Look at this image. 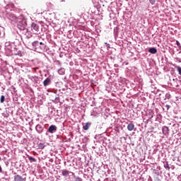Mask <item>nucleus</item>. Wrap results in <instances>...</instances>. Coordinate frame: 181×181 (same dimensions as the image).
I'll return each mask as SVG.
<instances>
[{
	"label": "nucleus",
	"instance_id": "20e7f679",
	"mask_svg": "<svg viewBox=\"0 0 181 181\" xmlns=\"http://www.w3.org/2000/svg\"><path fill=\"white\" fill-rule=\"evenodd\" d=\"M8 19L12 22H15L16 23L18 22V17H16L15 14H9Z\"/></svg>",
	"mask_w": 181,
	"mask_h": 181
},
{
	"label": "nucleus",
	"instance_id": "393cba45",
	"mask_svg": "<svg viewBox=\"0 0 181 181\" xmlns=\"http://www.w3.org/2000/svg\"><path fill=\"white\" fill-rule=\"evenodd\" d=\"M153 116H151V118H153Z\"/></svg>",
	"mask_w": 181,
	"mask_h": 181
},
{
	"label": "nucleus",
	"instance_id": "6e6552de",
	"mask_svg": "<svg viewBox=\"0 0 181 181\" xmlns=\"http://www.w3.org/2000/svg\"><path fill=\"white\" fill-rule=\"evenodd\" d=\"M134 128H135V125L133 123H130L127 125L128 131H134Z\"/></svg>",
	"mask_w": 181,
	"mask_h": 181
},
{
	"label": "nucleus",
	"instance_id": "0eeeda50",
	"mask_svg": "<svg viewBox=\"0 0 181 181\" xmlns=\"http://www.w3.org/2000/svg\"><path fill=\"white\" fill-rule=\"evenodd\" d=\"M149 53H151V54H156L158 53V49L156 48L151 47L148 49Z\"/></svg>",
	"mask_w": 181,
	"mask_h": 181
},
{
	"label": "nucleus",
	"instance_id": "4be33fe9",
	"mask_svg": "<svg viewBox=\"0 0 181 181\" xmlns=\"http://www.w3.org/2000/svg\"><path fill=\"white\" fill-rule=\"evenodd\" d=\"M29 159H33V158H32V157H30V158H29Z\"/></svg>",
	"mask_w": 181,
	"mask_h": 181
},
{
	"label": "nucleus",
	"instance_id": "ddd939ff",
	"mask_svg": "<svg viewBox=\"0 0 181 181\" xmlns=\"http://www.w3.org/2000/svg\"><path fill=\"white\" fill-rule=\"evenodd\" d=\"M36 129H40L39 132H42V126H40V124H37L36 126Z\"/></svg>",
	"mask_w": 181,
	"mask_h": 181
},
{
	"label": "nucleus",
	"instance_id": "4468645a",
	"mask_svg": "<svg viewBox=\"0 0 181 181\" xmlns=\"http://www.w3.org/2000/svg\"><path fill=\"white\" fill-rule=\"evenodd\" d=\"M175 69H177L179 74L181 76V67L180 66H175Z\"/></svg>",
	"mask_w": 181,
	"mask_h": 181
},
{
	"label": "nucleus",
	"instance_id": "39448f33",
	"mask_svg": "<svg viewBox=\"0 0 181 181\" xmlns=\"http://www.w3.org/2000/svg\"><path fill=\"white\" fill-rule=\"evenodd\" d=\"M90 126L91 122H87L86 123V125L83 126V129H84V131H88Z\"/></svg>",
	"mask_w": 181,
	"mask_h": 181
},
{
	"label": "nucleus",
	"instance_id": "f03ea898",
	"mask_svg": "<svg viewBox=\"0 0 181 181\" xmlns=\"http://www.w3.org/2000/svg\"><path fill=\"white\" fill-rule=\"evenodd\" d=\"M56 131H57V127L55 125H51L49 127L47 132H49V134H53V132H56Z\"/></svg>",
	"mask_w": 181,
	"mask_h": 181
},
{
	"label": "nucleus",
	"instance_id": "9d476101",
	"mask_svg": "<svg viewBox=\"0 0 181 181\" xmlns=\"http://www.w3.org/2000/svg\"><path fill=\"white\" fill-rule=\"evenodd\" d=\"M43 84H44L45 87H47V86H49V84H50V78H47L44 81Z\"/></svg>",
	"mask_w": 181,
	"mask_h": 181
},
{
	"label": "nucleus",
	"instance_id": "5701e85b",
	"mask_svg": "<svg viewBox=\"0 0 181 181\" xmlns=\"http://www.w3.org/2000/svg\"><path fill=\"white\" fill-rule=\"evenodd\" d=\"M50 162H53V160H50Z\"/></svg>",
	"mask_w": 181,
	"mask_h": 181
},
{
	"label": "nucleus",
	"instance_id": "2eb2a0df",
	"mask_svg": "<svg viewBox=\"0 0 181 181\" xmlns=\"http://www.w3.org/2000/svg\"><path fill=\"white\" fill-rule=\"evenodd\" d=\"M1 103H4L5 102V96L1 95V99H0Z\"/></svg>",
	"mask_w": 181,
	"mask_h": 181
},
{
	"label": "nucleus",
	"instance_id": "f3484780",
	"mask_svg": "<svg viewBox=\"0 0 181 181\" xmlns=\"http://www.w3.org/2000/svg\"><path fill=\"white\" fill-rule=\"evenodd\" d=\"M166 163H167L166 168H168V169H170V167H169V164L168 163V162Z\"/></svg>",
	"mask_w": 181,
	"mask_h": 181
},
{
	"label": "nucleus",
	"instance_id": "9b49d317",
	"mask_svg": "<svg viewBox=\"0 0 181 181\" xmlns=\"http://www.w3.org/2000/svg\"><path fill=\"white\" fill-rule=\"evenodd\" d=\"M45 148H46V145H45V144L40 143L38 144V149H45Z\"/></svg>",
	"mask_w": 181,
	"mask_h": 181
},
{
	"label": "nucleus",
	"instance_id": "dca6fc26",
	"mask_svg": "<svg viewBox=\"0 0 181 181\" xmlns=\"http://www.w3.org/2000/svg\"><path fill=\"white\" fill-rule=\"evenodd\" d=\"M150 4H151V5L155 4V2H156V0H149Z\"/></svg>",
	"mask_w": 181,
	"mask_h": 181
},
{
	"label": "nucleus",
	"instance_id": "7ed1b4c3",
	"mask_svg": "<svg viewBox=\"0 0 181 181\" xmlns=\"http://www.w3.org/2000/svg\"><path fill=\"white\" fill-rule=\"evenodd\" d=\"M15 181H26V177H22L20 175H17L14 177Z\"/></svg>",
	"mask_w": 181,
	"mask_h": 181
},
{
	"label": "nucleus",
	"instance_id": "6ab92c4d",
	"mask_svg": "<svg viewBox=\"0 0 181 181\" xmlns=\"http://www.w3.org/2000/svg\"><path fill=\"white\" fill-rule=\"evenodd\" d=\"M0 173H2V167L0 165Z\"/></svg>",
	"mask_w": 181,
	"mask_h": 181
},
{
	"label": "nucleus",
	"instance_id": "f8f14e48",
	"mask_svg": "<svg viewBox=\"0 0 181 181\" xmlns=\"http://www.w3.org/2000/svg\"><path fill=\"white\" fill-rule=\"evenodd\" d=\"M76 181H83V179H81L80 177H76V175H74Z\"/></svg>",
	"mask_w": 181,
	"mask_h": 181
},
{
	"label": "nucleus",
	"instance_id": "b1692460",
	"mask_svg": "<svg viewBox=\"0 0 181 181\" xmlns=\"http://www.w3.org/2000/svg\"><path fill=\"white\" fill-rule=\"evenodd\" d=\"M23 176H26V174H24Z\"/></svg>",
	"mask_w": 181,
	"mask_h": 181
},
{
	"label": "nucleus",
	"instance_id": "412c9836",
	"mask_svg": "<svg viewBox=\"0 0 181 181\" xmlns=\"http://www.w3.org/2000/svg\"><path fill=\"white\" fill-rule=\"evenodd\" d=\"M40 45H43V42H40Z\"/></svg>",
	"mask_w": 181,
	"mask_h": 181
},
{
	"label": "nucleus",
	"instance_id": "1a4fd4ad",
	"mask_svg": "<svg viewBox=\"0 0 181 181\" xmlns=\"http://www.w3.org/2000/svg\"><path fill=\"white\" fill-rule=\"evenodd\" d=\"M162 131H163V134L166 135V134H168L169 132V127L164 126V127H163Z\"/></svg>",
	"mask_w": 181,
	"mask_h": 181
},
{
	"label": "nucleus",
	"instance_id": "aec40b11",
	"mask_svg": "<svg viewBox=\"0 0 181 181\" xmlns=\"http://www.w3.org/2000/svg\"><path fill=\"white\" fill-rule=\"evenodd\" d=\"M31 160H32V162H36L35 159H32Z\"/></svg>",
	"mask_w": 181,
	"mask_h": 181
},
{
	"label": "nucleus",
	"instance_id": "f257e3e1",
	"mask_svg": "<svg viewBox=\"0 0 181 181\" xmlns=\"http://www.w3.org/2000/svg\"><path fill=\"white\" fill-rule=\"evenodd\" d=\"M62 176H65V177L69 176V175L70 174L72 175V176H74V173L70 172L67 170H62Z\"/></svg>",
	"mask_w": 181,
	"mask_h": 181
},
{
	"label": "nucleus",
	"instance_id": "423d86ee",
	"mask_svg": "<svg viewBox=\"0 0 181 181\" xmlns=\"http://www.w3.org/2000/svg\"><path fill=\"white\" fill-rule=\"evenodd\" d=\"M31 29H33L35 32L39 30V25L36 23H33L31 25Z\"/></svg>",
	"mask_w": 181,
	"mask_h": 181
},
{
	"label": "nucleus",
	"instance_id": "a211bd4d",
	"mask_svg": "<svg viewBox=\"0 0 181 181\" xmlns=\"http://www.w3.org/2000/svg\"><path fill=\"white\" fill-rule=\"evenodd\" d=\"M176 43H177V46H180V42H179V41H177Z\"/></svg>",
	"mask_w": 181,
	"mask_h": 181
}]
</instances>
